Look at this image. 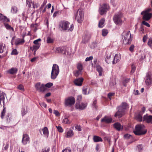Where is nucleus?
Masks as SVG:
<instances>
[{"label": "nucleus", "instance_id": "1", "mask_svg": "<svg viewBox=\"0 0 152 152\" xmlns=\"http://www.w3.org/2000/svg\"><path fill=\"white\" fill-rule=\"evenodd\" d=\"M128 106V104L126 102H122L121 105L117 108L118 111L115 114L114 117L119 118H121L125 113V111Z\"/></svg>", "mask_w": 152, "mask_h": 152}, {"label": "nucleus", "instance_id": "2", "mask_svg": "<svg viewBox=\"0 0 152 152\" xmlns=\"http://www.w3.org/2000/svg\"><path fill=\"white\" fill-rule=\"evenodd\" d=\"M70 23L66 21L63 20L60 21L59 23V26L60 29L61 31H65L68 30L69 31H72L74 28V26L72 24L70 26V28H69Z\"/></svg>", "mask_w": 152, "mask_h": 152}, {"label": "nucleus", "instance_id": "3", "mask_svg": "<svg viewBox=\"0 0 152 152\" xmlns=\"http://www.w3.org/2000/svg\"><path fill=\"white\" fill-rule=\"evenodd\" d=\"M145 126L141 124L137 125L135 126V130L133 131L134 133L137 135H140L145 134L147 132Z\"/></svg>", "mask_w": 152, "mask_h": 152}, {"label": "nucleus", "instance_id": "4", "mask_svg": "<svg viewBox=\"0 0 152 152\" xmlns=\"http://www.w3.org/2000/svg\"><path fill=\"white\" fill-rule=\"evenodd\" d=\"M121 35L122 37V39L123 40V43L125 45H128L131 43L132 39L130 31H124Z\"/></svg>", "mask_w": 152, "mask_h": 152}, {"label": "nucleus", "instance_id": "5", "mask_svg": "<svg viewBox=\"0 0 152 152\" xmlns=\"http://www.w3.org/2000/svg\"><path fill=\"white\" fill-rule=\"evenodd\" d=\"M59 72L58 66L56 64L53 65L51 72V78L53 80L55 79L58 75Z\"/></svg>", "mask_w": 152, "mask_h": 152}, {"label": "nucleus", "instance_id": "6", "mask_svg": "<svg viewBox=\"0 0 152 152\" xmlns=\"http://www.w3.org/2000/svg\"><path fill=\"white\" fill-rule=\"evenodd\" d=\"M122 15L121 13H118L114 15L113 20L114 22L116 24L121 25L122 23V20L121 19Z\"/></svg>", "mask_w": 152, "mask_h": 152}, {"label": "nucleus", "instance_id": "7", "mask_svg": "<svg viewBox=\"0 0 152 152\" xmlns=\"http://www.w3.org/2000/svg\"><path fill=\"white\" fill-rule=\"evenodd\" d=\"M36 89L39 92L43 93L47 89L45 86V84L40 82L36 83L35 86Z\"/></svg>", "mask_w": 152, "mask_h": 152}, {"label": "nucleus", "instance_id": "8", "mask_svg": "<svg viewBox=\"0 0 152 152\" xmlns=\"http://www.w3.org/2000/svg\"><path fill=\"white\" fill-rule=\"evenodd\" d=\"M84 15L83 11L81 9H78L75 15V18L77 19V22L81 23L83 18Z\"/></svg>", "mask_w": 152, "mask_h": 152}, {"label": "nucleus", "instance_id": "9", "mask_svg": "<svg viewBox=\"0 0 152 152\" xmlns=\"http://www.w3.org/2000/svg\"><path fill=\"white\" fill-rule=\"evenodd\" d=\"M75 102V99L73 96H69L65 100V106H71L74 104Z\"/></svg>", "mask_w": 152, "mask_h": 152}, {"label": "nucleus", "instance_id": "10", "mask_svg": "<svg viewBox=\"0 0 152 152\" xmlns=\"http://www.w3.org/2000/svg\"><path fill=\"white\" fill-rule=\"evenodd\" d=\"M145 83L147 86L152 84V72H149L147 73Z\"/></svg>", "mask_w": 152, "mask_h": 152}, {"label": "nucleus", "instance_id": "11", "mask_svg": "<svg viewBox=\"0 0 152 152\" xmlns=\"http://www.w3.org/2000/svg\"><path fill=\"white\" fill-rule=\"evenodd\" d=\"M87 105V104L86 103H76L75 108L77 109L82 110L85 109Z\"/></svg>", "mask_w": 152, "mask_h": 152}, {"label": "nucleus", "instance_id": "12", "mask_svg": "<svg viewBox=\"0 0 152 152\" xmlns=\"http://www.w3.org/2000/svg\"><path fill=\"white\" fill-rule=\"evenodd\" d=\"M109 9V6L106 4H104L102 7L99 9V13L101 15H103L106 13L107 10Z\"/></svg>", "mask_w": 152, "mask_h": 152}, {"label": "nucleus", "instance_id": "13", "mask_svg": "<svg viewBox=\"0 0 152 152\" xmlns=\"http://www.w3.org/2000/svg\"><path fill=\"white\" fill-rule=\"evenodd\" d=\"M66 47H58L56 48V52L66 54Z\"/></svg>", "mask_w": 152, "mask_h": 152}, {"label": "nucleus", "instance_id": "14", "mask_svg": "<svg viewBox=\"0 0 152 152\" xmlns=\"http://www.w3.org/2000/svg\"><path fill=\"white\" fill-rule=\"evenodd\" d=\"M30 142V138L26 134H23L22 142L23 145H26Z\"/></svg>", "mask_w": 152, "mask_h": 152}, {"label": "nucleus", "instance_id": "15", "mask_svg": "<svg viewBox=\"0 0 152 152\" xmlns=\"http://www.w3.org/2000/svg\"><path fill=\"white\" fill-rule=\"evenodd\" d=\"M90 38V34L87 32H85L82 37L83 40L82 42L84 43H86L88 42Z\"/></svg>", "mask_w": 152, "mask_h": 152}, {"label": "nucleus", "instance_id": "16", "mask_svg": "<svg viewBox=\"0 0 152 152\" xmlns=\"http://www.w3.org/2000/svg\"><path fill=\"white\" fill-rule=\"evenodd\" d=\"M143 121L147 123L152 124V115H148L147 114L143 116Z\"/></svg>", "mask_w": 152, "mask_h": 152}, {"label": "nucleus", "instance_id": "17", "mask_svg": "<svg viewBox=\"0 0 152 152\" xmlns=\"http://www.w3.org/2000/svg\"><path fill=\"white\" fill-rule=\"evenodd\" d=\"M83 77H80L75 79L74 81V84L77 86H82L83 80Z\"/></svg>", "mask_w": 152, "mask_h": 152}, {"label": "nucleus", "instance_id": "18", "mask_svg": "<svg viewBox=\"0 0 152 152\" xmlns=\"http://www.w3.org/2000/svg\"><path fill=\"white\" fill-rule=\"evenodd\" d=\"M112 118L107 116H105L101 119L102 122H104L107 124H109L112 122Z\"/></svg>", "mask_w": 152, "mask_h": 152}, {"label": "nucleus", "instance_id": "19", "mask_svg": "<svg viewBox=\"0 0 152 152\" xmlns=\"http://www.w3.org/2000/svg\"><path fill=\"white\" fill-rule=\"evenodd\" d=\"M111 53H107V52H106L105 55V61L107 63L109 64L111 62Z\"/></svg>", "mask_w": 152, "mask_h": 152}, {"label": "nucleus", "instance_id": "20", "mask_svg": "<svg viewBox=\"0 0 152 152\" xmlns=\"http://www.w3.org/2000/svg\"><path fill=\"white\" fill-rule=\"evenodd\" d=\"M0 21L6 23L9 22L10 20L6 16H4L1 13H0Z\"/></svg>", "mask_w": 152, "mask_h": 152}, {"label": "nucleus", "instance_id": "21", "mask_svg": "<svg viewBox=\"0 0 152 152\" xmlns=\"http://www.w3.org/2000/svg\"><path fill=\"white\" fill-rule=\"evenodd\" d=\"M143 19L145 20H148L152 16V13H144L143 15Z\"/></svg>", "mask_w": 152, "mask_h": 152}, {"label": "nucleus", "instance_id": "22", "mask_svg": "<svg viewBox=\"0 0 152 152\" xmlns=\"http://www.w3.org/2000/svg\"><path fill=\"white\" fill-rule=\"evenodd\" d=\"M114 128L118 131H120L121 129H123V127L119 123H115L113 124Z\"/></svg>", "mask_w": 152, "mask_h": 152}, {"label": "nucleus", "instance_id": "23", "mask_svg": "<svg viewBox=\"0 0 152 152\" xmlns=\"http://www.w3.org/2000/svg\"><path fill=\"white\" fill-rule=\"evenodd\" d=\"M6 122L9 124L12 120V114L10 113H8L5 117Z\"/></svg>", "mask_w": 152, "mask_h": 152}, {"label": "nucleus", "instance_id": "24", "mask_svg": "<svg viewBox=\"0 0 152 152\" xmlns=\"http://www.w3.org/2000/svg\"><path fill=\"white\" fill-rule=\"evenodd\" d=\"M74 134L73 131L71 129H69L66 132V138H70L72 137Z\"/></svg>", "mask_w": 152, "mask_h": 152}, {"label": "nucleus", "instance_id": "25", "mask_svg": "<svg viewBox=\"0 0 152 152\" xmlns=\"http://www.w3.org/2000/svg\"><path fill=\"white\" fill-rule=\"evenodd\" d=\"M120 59V56L118 54H116L115 56L113 57V61H112L113 64H115Z\"/></svg>", "mask_w": 152, "mask_h": 152}, {"label": "nucleus", "instance_id": "26", "mask_svg": "<svg viewBox=\"0 0 152 152\" xmlns=\"http://www.w3.org/2000/svg\"><path fill=\"white\" fill-rule=\"evenodd\" d=\"M25 41L24 39L18 38L15 40V44L17 46L23 43Z\"/></svg>", "mask_w": 152, "mask_h": 152}, {"label": "nucleus", "instance_id": "27", "mask_svg": "<svg viewBox=\"0 0 152 152\" xmlns=\"http://www.w3.org/2000/svg\"><path fill=\"white\" fill-rule=\"evenodd\" d=\"M18 69L16 68H12L7 71L8 73L10 74H14L16 73Z\"/></svg>", "mask_w": 152, "mask_h": 152}, {"label": "nucleus", "instance_id": "28", "mask_svg": "<svg viewBox=\"0 0 152 152\" xmlns=\"http://www.w3.org/2000/svg\"><path fill=\"white\" fill-rule=\"evenodd\" d=\"M93 140L95 142L103 141L102 139L100 137L96 135L93 136Z\"/></svg>", "mask_w": 152, "mask_h": 152}, {"label": "nucleus", "instance_id": "29", "mask_svg": "<svg viewBox=\"0 0 152 152\" xmlns=\"http://www.w3.org/2000/svg\"><path fill=\"white\" fill-rule=\"evenodd\" d=\"M42 130L43 132V133L45 137L47 138L49 135V131L47 127H45L42 129Z\"/></svg>", "mask_w": 152, "mask_h": 152}, {"label": "nucleus", "instance_id": "30", "mask_svg": "<svg viewBox=\"0 0 152 152\" xmlns=\"http://www.w3.org/2000/svg\"><path fill=\"white\" fill-rule=\"evenodd\" d=\"M6 95V94L5 93L2 92L0 94V98L2 100V102L3 106H5V96Z\"/></svg>", "mask_w": 152, "mask_h": 152}, {"label": "nucleus", "instance_id": "31", "mask_svg": "<svg viewBox=\"0 0 152 152\" xmlns=\"http://www.w3.org/2000/svg\"><path fill=\"white\" fill-rule=\"evenodd\" d=\"M3 110L1 113V118L2 119L4 118L6 112V107H5V106H3Z\"/></svg>", "mask_w": 152, "mask_h": 152}, {"label": "nucleus", "instance_id": "32", "mask_svg": "<svg viewBox=\"0 0 152 152\" xmlns=\"http://www.w3.org/2000/svg\"><path fill=\"white\" fill-rule=\"evenodd\" d=\"M4 24L5 27L7 30H12V31H14V30L13 28L8 23H4Z\"/></svg>", "mask_w": 152, "mask_h": 152}, {"label": "nucleus", "instance_id": "33", "mask_svg": "<svg viewBox=\"0 0 152 152\" xmlns=\"http://www.w3.org/2000/svg\"><path fill=\"white\" fill-rule=\"evenodd\" d=\"M104 21L105 19L104 18H102L100 20L98 24V26L99 27L102 28L104 26Z\"/></svg>", "mask_w": 152, "mask_h": 152}, {"label": "nucleus", "instance_id": "34", "mask_svg": "<svg viewBox=\"0 0 152 152\" xmlns=\"http://www.w3.org/2000/svg\"><path fill=\"white\" fill-rule=\"evenodd\" d=\"M74 75L76 77H77L81 75L82 74V71L77 70L74 72Z\"/></svg>", "mask_w": 152, "mask_h": 152}, {"label": "nucleus", "instance_id": "35", "mask_svg": "<svg viewBox=\"0 0 152 152\" xmlns=\"http://www.w3.org/2000/svg\"><path fill=\"white\" fill-rule=\"evenodd\" d=\"M97 71L99 73V75L101 76L102 75V72L103 70L102 68L100 66L98 65L96 66Z\"/></svg>", "mask_w": 152, "mask_h": 152}, {"label": "nucleus", "instance_id": "36", "mask_svg": "<svg viewBox=\"0 0 152 152\" xmlns=\"http://www.w3.org/2000/svg\"><path fill=\"white\" fill-rule=\"evenodd\" d=\"M40 46V45H34L32 47H31L30 49L32 50H35V52H36V50L39 48Z\"/></svg>", "mask_w": 152, "mask_h": 152}, {"label": "nucleus", "instance_id": "37", "mask_svg": "<svg viewBox=\"0 0 152 152\" xmlns=\"http://www.w3.org/2000/svg\"><path fill=\"white\" fill-rule=\"evenodd\" d=\"M77 67L78 69V70H79L82 71L83 69V65L80 63H79L77 64Z\"/></svg>", "mask_w": 152, "mask_h": 152}, {"label": "nucleus", "instance_id": "38", "mask_svg": "<svg viewBox=\"0 0 152 152\" xmlns=\"http://www.w3.org/2000/svg\"><path fill=\"white\" fill-rule=\"evenodd\" d=\"M18 11L17 7L15 6H12L11 7V12L13 14L16 13Z\"/></svg>", "mask_w": 152, "mask_h": 152}, {"label": "nucleus", "instance_id": "39", "mask_svg": "<svg viewBox=\"0 0 152 152\" xmlns=\"http://www.w3.org/2000/svg\"><path fill=\"white\" fill-rule=\"evenodd\" d=\"M5 50L4 45L3 43H0V53H2Z\"/></svg>", "mask_w": 152, "mask_h": 152}, {"label": "nucleus", "instance_id": "40", "mask_svg": "<svg viewBox=\"0 0 152 152\" xmlns=\"http://www.w3.org/2000/svg\"><path fill=\"white\" fill-rule=\"evenodd\" d=\"M50 148L47 146L42 148L40 152H50Z\"/></svg>", "mask_w": 152, "mask_h": 152}, {"label": "nucleus", "instance_id": "41", "mask_svg": "<svg viewBox=\"0 0 152 152\" xmlns=\"http://www.w3.org/2000/svg\"><path fill=\"white\" fill-rule=\"evenodd\" d=\"M142 114L141 113H140L137 115V120L140 121H142Z\"/></svg>", "mask_w": 152, "mask_h": 152}, {"label": "nucleus", "instance_id": "42", "mask_svg": "<svg viewBox=\"0 0 152 152\" xmlns=\"http://www.w3.org/2000/svg\"><path fill=\"white\" fill-rule=\"evenodd\" d=\"M152 10V9L151 8H148L145 10L144 11L142 12L141 13V14L143 15H144V13H149L148 12H151Z\"/></svg>", "mask_w": 152, "mask_h": 152}, {"label": "nucleus", "instance_id": "43", "mask_svg": "<svg viewBox=\"0 0 152 152\" xmlns=\"http://www.w3.org/2000/svg\"><path fill=\"white\" fill-rule=\"evenodd\" d=\"M92 107L93 108L96 109L97 108V100H95L93 102L92 104Z\"/></svg>", "mask_w": 152, "mask_h": 152}, {"label": "nucleus", "instance_id": "44", "mask_svg": "<svg viewBox=\"0 0 152 152\" xmlns=\"http://www.w3.org/2000/svg\"><path fill=\"white\" fill-rule=\"evenodd\" d=\"M108 33V31L107 29H103L102 31V35L104 37L106 36Z\"/></svg>", "mask_w": 152, "mask_h": 152}, {"label": "nucleus", "instance_id": "45", "mask_svg": "<svg viewBox=\"0 0 152 152\" xmlns=\"http://www.w3.org/2000/svg\"><path fill=\"white\" fill-rule=\"evenodd\" d=\"M53 39L50 37H47V42L48 43H52L53 42Z\"/></svg>", "mask_w": 152, "mask_h": 152}, {"label": "nucleus", "instance_id": "46", "mask_svg": "<svg viewBox=\"0 0 152 152\" xmlns=\"http://www.w3.org/2000/svg\"><path fill=\"white\" fill-rule=\"evenodd\" d=\"M129 78H126L124 80L123 82V84L124 86H126V83L129 81Z\"/></svg>", "mask_w": 152, "mask_h": 152}, {"label": "nucleus", "instance_id": "47", "mask_svg": "<svg viewBox=\"0 0 152 152\" xmlns=\"http://www.w3.org/2000/svg\"><path fill=\"white\" fill-rule=\"evenodd\" d=\"M53 85V84L51 83H48L46 84H45V88H50Z\"/></svg>", "mask_w": 152, "mask_h": 152}, {"label": "nucleus", "instance_id": "48", "mask_svg": "<svg viewBox=\"0 0 152 152\" xmlns=\"http://www.w3.org/2000/svg\"><path fill=\"white\" fill-rule=\"evenodd\" d=\"M63 123L65 124H70V122L69 121V120L67 118H64L63 120Z\"/></svg>", "mask_w": 152, "mask_h": 152}, {"label": "nucleus", "instance_id": "49", "mask_svg": "<svg viewBox=\"0 0 152 152\" xmlns=\"http://www.w3.org/2000/svg\"><path fill=\"white\" fill-rule=\"evenodd\" d=\"M21 114L23 116L26 115L27 113L26 110H25L24 108H22L21 110Z\"/></svg>", "mask_w": 152, "mask_h": 152}, {"label": "nucleus", "instance_id": "50", "mask_svg": "<svg viewBox=\"0 0 152 152\" xmlns=\"http://www.w3.org/2000/svg\"><path fill=\"white\" fill-rule=\"evenodd\" d=\"M148 44L150 48H152V38L149 39Z\"/></svg>", "mask_w": 152, "mask_h": 152}, {"label": "nucleus", "instance_id": "51", "mask_svg": "<svg viewBox=\"0 0 152 152\" xmlns=\"http://www.w3.org/2000/svg\"><path fill=\"white\" fill-rule=\"evenodd\" d=\"M56 127L58 131L59 132H63V129L61 126H56Z\"/></svg>", "mask_w": 152, "mask_h": 152}, {"label": "nucleus", "instance_id": "52", "mask_svg": "<svg viewBox=\"0 0 152 152\" xmlns=\"http://www.w3.org/2000/svg\"><path fill=\"white\" fill-rule=\"evenodd\" d=\"M75 128L78 131H80L82 130L81 126L80 125H77L75 126Z\"/></svg>", "mask_w": 152, "mask_h": 152}, {"label": "nucleus", "instance_id": "53", "mask_svg": "<svg viewBox=\"0 0 152 152\" xmlns=\"http://www.w3.org/2000/svg\"><path fill=\"white\" fill-rule=\"evenodd\" d=\"M41 41V39L40 38H39L35 40L34 42L33 43L34 44L36 45H39V44L38 43L39 42H40Z\"/></svg>", "mask_w": 152, "mask_h": 152}, {"label": "nucleus", "instance_id": "54", "mask_svg": "<svg viewBox=\"0 0 152 152\" xmlns=\"http://www.w3.org/2000/svg\"><path fill=\"white\" fill-rule=\"evenodd\" d=\"M82 96L81 95H79L78 96L77 99L76 103H80L81 101Z\"/></svg>", "mask_w": 152, "mask_h": 152}, {"label": "nucleus", "instance_id": "55", "mask_svg": "<svg viewBox=\"0 0 152 152\" xmlns=\"http://www.w3.org/2000/svg\"><path fill=\"white\" fill-rule=\"evenodd\" d=\"M17 88L21 91H24V87L22 84L19 85L18 86Z\"/></svg>", "mask_w": 152, "mask_h": 152}, {"label": "nucleus", "instance_id": "56", "mask_svg": "<svg viewBox=\"0 0 152 152\" xmlns=\"http://www.w3.org/2000/svg\"><path fill=\"white\" fill-rule=\"evenodd\" d=\"M18 54V53L17 52V50L16 49H14L11 53V55H17Z\"/></svg>", "mask_w": 152, "mask_h": 152}, {"label": "nucleus", "instance_id": "57", "mask_svg": "<svg viewBox=\"0 0 152 152\" xmlns=\"http://www.w3.org/2000/svg\"><path fill=\"white\" fill-rule=\"evenodd\" d=\"M131 137H132V136L129 134H126L124 135V138L126 139L130 138Z\"/></svg>", "mask_w": 152, "mask_h": 152}, {"label": "nucleus", "instance_id": "58", "mask_svg": "<svg viewBox=\"0 0 152 152\" xmlns=\"http://www.w3.org/2000/svg\"><path fill=\"white\" fill-rule=\"evenodd\" d=\"M39 105L42 107H44L45 108H46L47 107V104L44 102H42L39 103Z\"/></svg>", "mask_w": 152, "mask_h": 152}, {"label": "nucleus", "instance_id": "59", "mask_svg": "<svg viewBox=\"0 0 152 152\" xmlns=\"http://www.w3.org/2000/svg\"><path fill=\"white\" fill-rule=\"evenodd\" d=\"M115 93H109L108 94L107 96L110 99H111V96L114 95Z\"/></svg>", "mask_w": 152, "mask_h": 152}, {"label": "nucleus", "instance_id": "60", "mask_svg": "<svg viewBox=\"0 0 152 152\" xmlns=\"http://www.w3.org/2000/svg\"><path fill=\"white\" fill-rule=\"evenodd\" d=\"M87 88L86 87H83V93L84 95L87 94Z\"/></svg>", "mask_w": 152, "mask_h": 152}, {"label": "nucleus", "instance_id": "61", "mask_svg": "<svg viewBox=\"0 0 152 152\" xmlns=\"http://www.w3.org/2000/svg\"><path fill=\"white\" fill-rule=\"evenodd\" d=\"M142 23L143 25L146 26L148 27H149L150 26V24L148 23L145 21H143L142 22Z\"/></svg>", "mask_w": 152, "mask_h": 152}, {"label": "nucleus", "instance_id": "62", "mask_svg": "<svg viewBox=\"0 0 152 152\" xmlns=\"http://www.w3.org/2000/svg\"><path fill=\"white\" fill-rule=\"evenodd\" d=\"M134 45H132L129 48V50L131 52H132L134 51Z\"/></svg>", "mask_w": 152, "mask_h": 152}, {"label": "nucleus", "instance_id": "63", "mask_svg": "<svg viewBox=\"0 0 152 152\" xmlns=\"http://www.w3.org/2000/svg\"><path fill=\"white\" fill-rule=\"evenodd\" d=\"M54 113L57 116H59L60 115V114L59 112L56 110H54Z\"/></svg>", "mask_w": 152, "mask_h": 152}, {"label": "nucleus", "instance_id": "64", "mask_svg": "<svg viewBox=\"0 0 152 152\" xmlns=\"http://www.w3.org/2000/svg\"><path fill=\"white\" fill-rule=\"evenodd\" d=\"M93 58V57L92 56H90L88 57H87L85 59V61H90Z\"/></svg>", "mask_w": 152, "mask_h": 152}]
</instances>
